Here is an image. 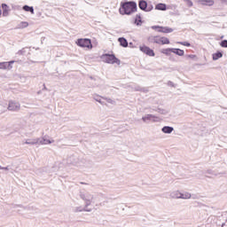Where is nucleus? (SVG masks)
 Wrapping results in <instances>:
<instances>
[{"label":"nucleus","instance_id":"f257e3e1","mask_svg":"<svg viewBox=\"0 0 227 227\" xmlns=\"http://www.w3.org/2000/svg\"><path fill=\"white\" fill-rule=\"evenodd\" d=\"M137 11V4L136 2H121L119 9L121 15H130Z\"/></svg>","mask_w":227,"mask_h":227},{"label":"nucleus","instance_id":"f03ea898","mask_svg":"<svg viewBox=\"0 0 227 227\" xmlns=\"http://www.w3.org/2000/svg\"><path fill=\"white\" fill-rule=\"evenodd\" d=\"M80 198L84 201L86 207H90L95 201V195L90 192H81Z\"/></svg>","mask_w":227,"mask_h":227},{"label":"nucleus","instance_id":"7ed1b4c3","mask_svg":"<svg viewBox=\"0 0 227 227\" xmlns=\"http://www.w3.org/2000/svg\"><path fill=\"white\" fill-rule=\"evenodd\" d=\"M101 59L102 61H104L105 63H108L110 65H114V63H116V65H120L121 61L120 59H118L113 54H103L101 56Z\"/></svg>","mask_w":227,"mask_h":227},{"label":"nucleus","instance_id":"20e7f679","mask_svg":"<svg viewBox=\"0 0 227 227\" xmlns=\"http://www.w3.org/2000/svg\"><path fill=\"white\" fill-rule=\"evenodd\" d=\"M8 111L12 113H19L20 111V103L15 100H10L7 106Z\"/></svg>","mask_w":227,"mask_h":227},{"label":"nucleus","instance_id":"39448f33","mask_svg":"<svg viewBox=\"0 0 227 227\" xmlns=\"http://www.w3.org/2000/svg\"><path fill=\"white\" fill-rule=\"evenodd\" d=\"M76 45L87 49H92L93 47V45L91 44V40L90 39H78L76 42Z\"/></svg>","mask_w":227,"mask_h":227},{"label":"nucleus","instance_id":"423d86ee","mask_svg":"<svg viewBox=\"0 0 227 227\" xmlns=\"http://www.w3.org/2000/svg\"><path fill=\"white\" fill-rule=\"evenodd\" d=\"M142 121H144V123H150V121H153V123H157V121H159V117L148 114L142 117Z\"/></svg>","mask_w":227,"mask_h":227},{"label":"nucleus","instance_id":"0eeeda50","mask_svg":"<svg viewBox=\"0 0 227 227\" xmlns=\"http://www.w3.org/2000/svg\"><path fill=\"white\" fill-rule=\"evenodd\" d=\"M138 7L143 12H152V10H153V6H152V5L148 6V3H146V1H145V0H140L138 2Z\"/></svg>","mask_w":227,"mask_h":227},{"label":"nucleus","instance_id":"6e6552de","mask_svg":"<svg viewBox=\"0 0 227 227\" xmlns=\"http://www.w3.org/2000/svg\"><path fill=\"white\" fill-rule=\"evenodd\" d=\"M152 29H159V33H173V28L168 27L153 26Z\"/></svg>","mask_w":227,"mask_h":227},{"label":"nucleus","instance_id":"1a4fd4ad","mask_svg":"<svg viewBox=\"0 0 227 227\" xmlns=\"http://www.w3.org/2000/svg\"><path fill=\"white\" fill-rule=\"evenodd\" d=\"M139 49L142 52H144V54H146L147 56H151V57L155 56V52H153V50L150 49V47L140 46Z\"/></svg>","mask_w":227,"mask_h":227},{"label":"nucleus","instance_id":"9d476101","mask_svg":"<svg viewBox=\"0 0 227 227\" xmlns=\"http://www.w3.org/2000/svg\"><path fill=\"white\" fill-rule=\"evenodd\" d=\"M54 143V139H49V137L44 136L43 137H39L38 145H52Z\"/></svg>","mask_w":227,"mask_h":227},{"label":"nucleus","instance_id":"9b49d317","mask_svg":"<svg viewBox=\"0 0 227 227\" xmlns=\"http://www.w3.org/2000/svg\"><path fill=\"white\" fill-rule=\"evenodd\" d=\"M12 64H13V61L0 62V70H12Z\"/></svg>","mask_w":227,"mask_h":227},{"label":"nucleus","instance_id":"f8f14e48","mask_svg":"<svg viewBox=\"0 0 227 227\" xmlns=\"http://www.w3.org/2000/svg\"><path fill=\"white\" fill-rule=\"evenodd\" d=\"M39 141H40L39 137H37V138H29V139H27L25 141V145H38Z\"/></svg>","mask_w":227,"mask_h":227},{"label":"nucleus","instance_id":"ddd939ff","mask_svg":"<svg viewBox=\"0 0 227 227\" xmlns=\"http://www.w3.org/2000/svg\"><path fill=\"white\" fill-rule=\"evenodd\" d=\"M171 200H180V191L171 192L169 194Z\"/></svg>","mask_w":227,"mask_h":227},{"label":"nucleus","instance_id":"4468645a","mask_svg":"<svg viewBox=\"0 0 227 227\" xmlns=\"http://www.w3.org/2000/svg\"><path fill=\"white\" fill-rule=\"evenodd\" d=\"M74 212H75V213H77V212H91V208H88V207H86V206L84 207H74Z\"/></svg>","mask_w":227,"mask_h":227},{"label":"nucleus","instance_id":"2eb2a0df","mask_svg":"<svg viewBox=\"0 0 227 227\" xmlns=\"http://www.w3.org/2000/svg\"><path fill=\"white\" fill-rule=\"evenodd\" d=\"M173 130H175V129L171 126H165L161 129V132H163V134H171Z\"/></svg>","mask_w":227,"mask_h":227},{"label":"nucleus","instance_id":"dca6fc26","mask_svg":"<svg viewBox=\"0 0 227 227\" xmlns=\"http://www.w3.org/2000/svg\"><path fill=\"white\" fill-rule=\"evenodd\" d=\"M192 198V195L190 192H180V195H179V200H191Z\"/></svg>","mask_w":227,"mask_h":227},{"label":"nucleus","instance_id":"f3484780","mask_svg":"<svg viewBox=\"0 0 227 227\" xmlns=\"http://www.w3.org/2000/svg\"><path fill=\"white\" fill-rule=\"evenodd\" d=\"M155 10H160V12H166V10H168V7L166 4H158L155 6Z\"/></svg>","mask_w":227,"mask_h":227},{"label":"nucleus","instance_id":"a211bd4d","mask_svg":"<svg viewBox=\"0 0 227 227\" xmlns=\"http://www.w3.org/2000/svg\"><path fill=\"white\" fill-rule=\"evenodd\" d=\"M172 52L173 54H176L177 56H184V54H185L184 50H180L178 48H172Z\"/></svg>","mask_w":227,"mask_h":227},{"label":"nucleus","instance_id":"6ab92c4d","mask_svg":"<svg viewBox=\"0 0 227 227\" xmlns=\"http://www.w3.org/2000/svg\"><path fill=\"white\" fill-rule=\"evenodd\" d=\"M118 42L120 43L121 47H129V42H127V39H125L124 37H120L118 39Z\"/></svg>","mask_w":227,"mask_h":227},{"label":"nucleus","instance_id":"aec40b11","mask_svg":"<svg viewBox=\"0 0 227 227\" xmlns=\"http://www.w3.org/2000/svg\"><path fill=\"white\" fill-rule=\"evenodd\" d=\"M150 42H152L153 43H158L160 44L161 43V37L159 36H153L150 37Z\"/></svg>","mask_w":227,"mask_h":227},{"label":"nucleus","instance_id":"412c9836","mask_svg":"<svg viewBox=\"0 0 227 227\" xmlns=\"http://www.w3.org/2000/svg\"><path fill=\"white\" fill-rule=\"evenodd\" d=\"M160 52L161 54H165V56H170L171 52H173V48L162 49Z\"/></svg>","mask_w":227,"mask_h":227},{"label":"nucleus","instance_id":"4be33fe9","mask_svg":"<svg viewBox=\"0 0 227 227\" xmlns=\"http://www.w3.org/2000/svg\"><path fill=\"white\" fill-rule=\"evenodd\" d=\"M220 58H223V52L218 51L213 54V61H217V59H220Z\"/></svg>","mask_w":227,"mask_h":227},{"label":"nucleus","instance_id":"5701e85b","mask_svg":"<svg viewBox=\"0 0 227 227\" xmlns=\"http://www.w3.org/2000/svg\"><path fill=\"white\" fill-rule=\"evenodd\" d=\"M23 10H24L25 12H30V13H32V14L35 13V9L33 8V6L24 5V6H23Z\"/></svg>","mask_w":227,"mask_h":227},{"label":"nucleus","instance_id":"b1692460","mask_svg":"<svg viewBox=\"0 0 227 227\" xmlns=\"http://www.w3.org/2000/svg\"><path fill=\"white\" fill-rule=\"evenodd\" d=\"M27 26H29V23H27V21H21L18 27L19 29H24L26 27H27Z\"/></svg>","mask_w":227,"mask_h":227},{"label":"nucleus","instance_id":"393cba45","mask_svg":"<svg viewBox=\"0 0 227 227\" xmlns=\"http://www.w3.org/2000/svg\"><path fill=\"white\" fill-rule=\"evenodd\" d=\"M201 4L207 6H214V0H202Z\"/></svg>","mask_w":227,"mask_h":227},{"label":"nucleus","instance_id":"a878e982","mask_svg":"<svg viewBox=\"0 0 227 227\" xmlns=\"http://www.w3.org/2000/svg\"><path fill=\"white\" fill-rule=\"evenodd\" d=\"M104 100H106L108 104H111L112 106H115L116 105V101L111 99V98H103Z\"/></svg>","mask_w":227,"mask_h":227},{"label":"nucleus","instance_id":"bb28decb","mask_svg":"<svg viewBox=\"0 0 227 227\" xmlns=\"http://www.w3.org/2000/svg\"><path fill=\"white\" fill-rule=\"evenodd\" d=\"M169 44V39L168 37H161V45Z\"/></svg>","mask_w":227,"mask_h":227},{"label":"nucleus","instance_id":"cd10ccee","mask_svg":"<svg viewBox=\"0 0 227 227\" xmlns=\"http://www.w3.org/2000/svg\"><path fill=\"white\" fill-rule=\"evenodd\" d=\"M179 45H184V47H191V43L188 42H177Z\"/></svg>","mask_w":227,"mask_h":227},{"label":"nucleus","instance_id":"c85d7f7f","mask_svg":"<svg viewBox=\"0 0 227 227\" xmlns=\"http://www.w3.org/2000/svg\"><path fill=\"white\" fill-rule=\"evenodd\" d=\"M94 100H96V102H98L99 104H101V106H104V102H102V99H100V96L94 97Z\"/></svg>","mask_w":227,"mask_h":227},{"label":"nucleus","instance_id":"c756f323","mask_svg":"<svg viewBox=\"0 0 227 227\" xmlns=\"http://www.w3.org/2000/svg\"><path fill=\"white\" fill-rule=\"evenodd\" d=\"M184 2L186 4V5L189 7V8H191V7H192V1H191V0H184Z\"/></svg>","mask_w":227,"mask_h":227},{"label":"nucleus","instance_id":"7c9ffc66","mask_svg":"<svg viewBox=\"0 0 227 227\" xmlns=\"http://www.w3.org/2000/svg\"><path fill=\"white\" fill-rule=\"evenodd\" d=\"M8 15H10V9L4 10L3 16L4 17H8Z\"/></svg>","mask_w":227,"mask_h":227},{"label":"nucleus","instance_id":"2f4dec72","mask_svg":"<svg viewBox=\"0 0 227 227\" xmlns=\"http://www.w3.org/2000/svg\"><path fill=\"white\" fill-rule=\"evenodd\" d=\"M221 47H226L227 48V40H223L221 42Z\"/></svg>","mask_w":227,"mask_h":227},{"label":"nucleus","instance_id":"473e14b6","mask_svg":"<svg viewBox=\"0 0 227 227\" xmlns=\"http://www.w3.org/2000/svg\"><path fill=\"white\" fill-rule=\"evenodd\" d=\"M2 8H3V10L4 11V10H9L10 7H8V4H2Z\"/></svg>","mask_w":227,"mask_h":227},{"label":"nucleus","instance_id":"72a5a7b5","mask_svg":"<svg viewBox=\"0 0 227 227\" xmlns=\"http://www.w3.org/2000/svg\"><path fill=\"white\" fill-rule=\"evenodd\" d=\"M186 58H190L191 59H194L196 58V55H186Z\"/></svg>","mask_w":227,"mask_h":227},{"label":"nucleus","instance_id":"f704fd0d","mask_svg":"<svg viewBox=\"0 0 227 227\" xmlns=\"http://www.w3.org/2000/svg\"><path fill=\"white\" fill-rule=\"evenodd\" d=\"M168 86H171L172 88H175V83H173V82L169 81V82H168Z\"/></svg>","mask_w":227,"mask_h":227},{"label":"nucleus","instance_id":"c9c22d12","mask_svg":"<svg viewBox=\"0 0 227 227\" xmlns=\"http://www.w3.org/2000/svg\"><path fill=\"white\" fill-rule=\"evenodd\" d=\"M0 169H4V171H10V166L2 167V168H0Z\"/></svg>","mask_w":227,"mask_h":227},{"label":"nucleus","instance_id":"e433bc0d","mask_svg":"<svg viewBox=\"0 0 227 227\" xmlns=\"http://www.w3.org/2000/svg\"><path fill=\"white\" fill-rule=\"evenodd\" d=\"M153 111H156L157 113H162V110H160V108H158L157 110L153 109Z\"/></svg>","mask_w":227,"mask_h":227},{"label":"nucleus","instance_id":"4c0bfd02","mask_svg":"<svg viewBox=\"0 0 227 227\" xmlns=\"http://www.w3.org/2000/svg\"><path fill=\"white\" fill-rule=\"evenodd\" d=\"M43 90H47V87L45 86V84H43Z\"/></svg>","mask_w":227,"mask_h":227},{"label":"nucleus","instance_id":"58836bf2","mask_svg":"<svg viewBox=\"0 0 227 227\" xmlns=\"http://www.w3.org/2000/svg\"><path fill=\"white\" fill-rule=\"evenodd\" d=\"M226 225V223H222V227H224Z\"/></svg>","mask_w":227,"mask_h":227},{"label":"nucleus","instance_id":"ea45409f","mask_svg":"<svg viewBox=\"0 0 227 227\" xmlns=\"http://www.w3.org/2000/svg\"><path fill=\"white\" fill-rule=\"evenodd\" d=\"M3 14V12L0 10V16Z\"/></svg>","mask_w":227,"mask_h":227},{"label":"nucleus","instance_id":"a19ab883","mask_svg":"<svg viewBox=\"0 0 227 227\" xmlns=\"http://www.w3.org/2000/svg\"><path fill=\"white\" fill-rule=\"evenodd\" d=\"M0 168H2V167L0 166Z\"/></svg>","mask_w":227,"mask_h":227}]
</instances>
